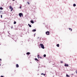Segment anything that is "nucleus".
Returning a JSON list of instances; mask_svg holds the SVG:
<instances>
[{
  "label": "nucleus",
  "mask_w": 77,
  "mask_h": 77,
  "mask_svg": "<svg viewBox=\"0 0 77 77\" xmlns=\"http://www.w3.org/2000/svg\"><path fill=\"white\" fill-rule=\"evenodd\" d=\"M40 46H41V48H43V49H44V48H44V46L43 44H40Z\"/></svg>",
  "instance_id": "1"
},
{
  "label": "nucleus",
  "mask_w": 77,
  "mask_h": 77,
  "mask_svg": "<svg viewBox=\"0 0 77 77\" xmlns=\"http://www.w3.org/2000/svg\"><path fill=\"white\" fill-rule=\"evenodd\" d=\"M19 15L20 17H21V16H22V17L23 16V13H20L19 14Z\"/></svg>",
  "instance_id": "2"
},
{
  "label": "nucleus",
  "mask_w": 77,
  "mask_h": 77,
  "mask_svg": "<svg viewBox=\"0 0 77 77\" xmlns=\"http://www.w3.org/2000/svg\"><path fill=\"white\" fill-rule=\"evenodd\" d=\"M9 9H11V12H12V11L13 10V8H12V7L11 6H10L9 7Z\"/></svg>",
  "instance_id": "3"
},
{
  "label": "nucleus",
  "mask_w": 77,
  "mask_h": 77,
  "mask_svg": "<svg viewBox=\"0 0 77 77\" xmlns=\"http://www.w3.org/2000/svg\"><path fill=\"white\" fill-rule=\"evenodd\" d=\"M50 32L49 31H47L46 32V35H50Z\"/></svg>",
  "instance_id": "4"
},
{
  "label": "nucleus",
  "mask_w": 77,
  "mask_h": 77,
  "mask_svg": "<svg viewBox=\"0 0 77 77\" xmlns=\"http://www.w3.org/2000/svg\"><path fill=\"white\" fill-rule=\"evenodd\" d=\"M65 66H69V65L68 64H66V63L64 65Z\"/></svg>",
  "instance_id": "5"
},
{
  "label": "nucleus",
  "mask_w": 77,
  "mask_h": 77,
  "mask_svg": "<svg viewBox=\"0 0 77 77\" xmlns=\"http://www.w3.org/2000/svg\"><path fill=\"white\" fill-rule=\"evenodd\" d=\"M17 68H18L19 67V65L18 64H17L16 65Z\"/></svg>",
  "instance_id": "6"
},
{
  "label": "nucleus",
  "mask_w": 77,
  "mask_h": 77,
  "mask_svg": "<svg viewBox=\"0 0 77 77\" xmlns=\"http://www.w3.org/2000/svg\"><path fill=\"white\" fill-rule=\"evenodd\" d=\"M30 22L31 23H32V24H33L34 23V22H33V20L31 21Z\"/></svg>",
  "instance_id": "7"
},
{
  "label": "nucleus",
  "mask_w": 77,
  "mask_h": 77,
  "mask_svg": "<svg viewBox=\"0 0 77 77\" xmlns=\"http://www.w3.org/2000/svg\"><path fill=\"white\" fill-rule=\"evenodd\" d=\"M28 26H29V27H32V26H31V25H30V24H28Z\"/></svg>",
  "instance_id": "8"
},
{
  "label": "nucleus",
  "mask_w": 77,
  "mask_h": 77,
  "mask_svg": "<svg viewBox=\"0 0 77 77\" xmlns=\"http://www.w3.org/2000/svg\"><path fill=\"white\" fill-rule=\"evenodd\" d=\"M73 6H74V7H75V6H76V5H75V4H73Z\"/></svg>",
  "instance_id": "9"
},
{
  "label": "nucleus",
  "mask_w": 77,
  "mask_h": 77,
  "mask_svg": "<svg viewBox=\"0 0 77 77\" xmlns=\"http://www.w3.org/2000/svg\"><path fill=\"white\" fill-rule=\"evenodd\" d=\"M57 47H59V44H57Z\"/></svg>",
  "instance_id": "10"
},
{
  "label": "nucleus",
  "mask_w": 77,
  "mask_h": 77,
  "mask_svg": "<svg viewBox=\"0 0 77 77\" xmlns=\"http://www.w3.org/2000/svg\"><path fill=\"white\" fill-rule=\"evenodd\" d=\"M66 77H70V76H69V75H68V74H67L66 75Z\"/></svg>",
  "instance_id": "11"
},
{
  "label": "nucleus",
  "mask_w": 77,
  "mask_h": 77,
  "mask_svg": "<svg viewBox=\"0 0 77 77\" xmlns=\"http://www.w3.org/2000/svg\"><path fill=\"white\" fill-rule=\"evenodd\" d=\"M26 54H27V55L30 54V53H29V52H27V53H26Z\"/></svg>",
  "instance_id": "12"
},
{
  "label": "nucleus",
  "mask_w": 77,
  "mask_h": 77,
  "mask_svg": "<svg viewBox=\"0 0 77 77\" xmlns=\"http://www.w3.org/2000/svg\"><path fill=\"white\" fill-rule=\"evenodd\" d=\"M35 60H37V61H38V59L37 58H35Z\"/></svg>",
  "instance_id": "13"
},
{
  "label": "nucleus",
  "mask_w": 77,
  "mask_h": 77,
  "mask_svg": "<svg viewBox=\"0 0 77 77\" xmlns=\"http://www.w3.org/2000/svg\"><path fill=\"white\" fill-rule=\"evenodd\" d=\"M69 30H71V31L72 30V29L71 28H69Z\"/></svg>",
  "instance_id": "14"
},
{
  "label": "nucleus",
  "mask_w": 77,
  "mask_h": 77,
  "mask_svg": "<svg viewBox=\"0 0 77 77\" xmlns=\"http://www.w3.org/2000/svg\"><path fill=\"white\" fill-rule=\"evenodd\" d=\"M33 30V32H36V29H33V30Z\"/></svg>",
  "instance_id": "15"
},
{
  "label": "nucleus",
  "mask_w": 77,
  "mask_h": 77,
  "mask_svg": "<svg viewBox=\"0 0 77 77\" xmlns=\"http://www.w3.org/2000/svg\"><path fill=\"white\" fill-rule=\"evenodd\" d=\"M16 23H17V22H15V21H14V24H16Z\"/></svg>",
  "instance_id": "16"
},
{
  "label": "nucleus",
  "mask_w": 77,
  "mask_h": 77,
  "mask_svg": "<svg viewBox=\"0 0 77 77\" xmlns=\"http://www.w3.org/2000/svg\"><path fill=\"white\" fill-rule=\"evenodd\" d=\"M0 9H1V10H2L3 9V8H2V7H0Z\"/></svg>",
  "instance_id": "17"
},
{
  "label": "nucleus",
  "mask_w": 77,
  "mask_h": 77,
  "mask_svg": "<svg viewBox=\"0 0 77 77\" xmlns=\"http://www.w3.org/2000/svg\"><path fill=\"white\" fill-rule=\"evenodd\" d=\"M44 57H46V54H44L43 55Z\"/></svg>",
  "instance_id": "18"
},
{
  "label": "nucleus",
  "mask_w": 77,
  "mask_h": 77,
  "mask_svg": "<svg viewBox=\"0 0 77 77\" xmlns=\"http://www.w3.org/2000/svg\"><path fill=\"white\" fill-rule=\"evenodd\" d=\"M61 63H63V61H61Z\"/></svg>",
  "instance_id": "19"
},
{
  "label": "nucleus",
  "mask_w": 77,
  "mask_h": 77,
  "mask_svg": "<svg viewBox=\"0 0 77 77\" xmlns=\"http://www.w3.org/2000/svg\"><path fill=\"white\" fill-rule=\"evenodd\" d=\"M20 9H21V6H20Z\"/></svg>",
  "instance_id": "20"
},
{
  "label": "nucleus",
  "mask_w": 77,
  "mask_h": 77,
  "mask_svg": "<svg viewBox=\"0 0 77 77\" xmlns=\"http://www.w3.org/2000/svg\"><path fill=\"white\" fill-rule=\"evenodd\" d=\"M1 17L2 18V15H1Z\"/></svg>",
  "instance_id": "21"
},
{
  "label": "nucleus",
  "mask_w": 77,
  "mask_h": 77,
  "mask_svg": "<svg viewBox=\"0 0 77 77\" xmlns=\"http://www.w3.org/2000/svg\"><path fill=\"white\" fill-rule=\"evenodd\" d=\"M76 73L77 74V70L75 71Z\"/></svg>",
  "instance_id": "22"
},
{
  "label": "nucleus",
  "mask_w": 77,
  "mask_h": 77,
  "mask_svg": "<svg viewBox=\"0 0 77 77\" xmlns=\"http://www.w3.org/2000/svg\"><path fill=\"white\" fill-rule=\"evenodd\" d=\"M43 75H45V74H43Z\"/></svg>",
  "instance_id": "23"
},
{
  "label": "nucleus",
  "mask_w": 77,
  "mask_h": 77,
  "mask_svg": "<svg viewBox=\"0 0 77 77\" xmlns=\"http://www.w3.org/2000/svg\"><path fill=\"white\" fill-rule=\"evenodd\" d=\"M11 29H13V27L11 26Z\"/></svg>",
  "instance_id": "24"
},
{
  "label": "nucleus",
  "mask_w": 77,
  "mask_h": 77,
  "mask_svg": "<svg viewBox=\"0 0 77 77\" xmlns=\"http://www.w3.org/2000/svg\"><path fill=\"white\" fill-rule=\"evenodd\" d=\"M37 39H39V37H38Z\"/></svg>",
  "instance_id": "25"
},
{
  "label": "nucleus",
  "mask_w": 77,
  "mask_h": 77,
  "mask_svg": "<svg viewBox=\"0 0 77 77\" xmlns=\"http://www.w3.org/2000/svg\"><path fill=\"white\" fill-rule=\"evenodd\" d=\"M43 73H42L41 74V75H43Z\"/></svg>",
  "instance_id": "26"
},
{
  "label": "nucleus",
  "mask_w": 77,
  "mask_h": 77,
  "mask_svg": "<svg viewBox=\"0 0 77 77\" xmlns=\"http://www.w3.org/2000/svg\"><path fill=\"white\" fill-rule=\"evenodd\" d=\"M37 57H39V55H37Z\"/></svg>",
  "instance_id": "27"
},
{
  "label": "nucleus",
  "mask_w": 77,
  "mask_h": 77,
  "mask_svg": "<svg viewBox=\"0 0 77 77\" xmlns=\"http://www.w3.org/2000/svg\"><path fill=\"white\" fill-rule=\"evenodd\" d=\"M28 5H29L30 4L29 3V2H28Z\"/></svg>",
  "instance_id": "28"
},
{
  "label": "nucleus",
  "mask_w": 77,
  "mask_h": 77,
  "mask_svg": "<svg viewBox=\"0 0 77 77\" xmlns=\"http://www.w3.org/2000/svg\"><path fill=\"white\" fill-rule=\"evenodd\" d=\"M1 77H3V76H1Z\"/></svg>",
  "instance_id": "29"
},
{
  "label": "nucleus",
  "mask_w": 77,
  "mask_h": 77,
  "mask_svg": "<svg viewBox=\"0 0 77 77\" xmlns=\"http://www.w3.org/2000/svg\"><path fill=\"white\" fill-rule=\"evenodd\" d=\"M0 60H1V61H2V59H0Z\"/></svg>",
  "instance_id": "30"
},
{
  "label": "nucleus",
  "mask_w": 77,
  "mask_h": 77,
  "mask_svg": "<svg viewBox=\"0 0 77 77\" xmlns=\"http://www.w3.org/2000/svg\"><path fill=\"white\" fill-rule=\"evenodd\" d=\"M15 0H12L13 1H15Z\"/></svg>",
  "instance_id": "31"
},
{
  "label": "nucleus",
  "mask_w": 77,
  "mask_h": 77,
  "mask_svg": "<svg viewBox=\"0 0 77 77\" xmlns=\"http://www.w3.org/2000/svg\"><path fill=\"white\" fill-rule=\"evenodd\" d=\"M1 66V64H0V66Z\"/></svg>",
  "instance_id": "32"
},
{
  "label": "nucleus",
  "mask_w": 77,
  "mask_h": 77,
  "mask_svg": "<svg viewBox=\"0 0 77 77\" xmlns=\"http://www.w3.org/2000/svg\"><path fill=\"white\" fill-rule=\"evenodd\" d=\"M34 35H35V34Z\"/></svg>",
  "instance_id": "33"
}]
</instances>
